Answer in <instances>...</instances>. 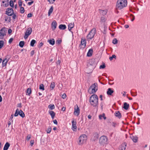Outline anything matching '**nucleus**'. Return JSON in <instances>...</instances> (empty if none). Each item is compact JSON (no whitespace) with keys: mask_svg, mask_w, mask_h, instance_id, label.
Segmentation results:
<instances>
[{"mask_svg":"<svg viewBox=\"0 0 150 150\" xmlns=\"http://www.w3.org/2000/svg\"><path fill=\"white\" fill-rule=\"evenodd\" d=\"M90 102L91 105L93 107H98V98L96 94H93L90 98Z\"/></svg>","mask_w":150,"mask_h":150,"instance_id":"f257e3e1","label":"nucleus"},{"mask_svg":"<svg viewBox=\"0 0 150 150\" xmlns=\"http://www.w3.org/2000/svg\"><path fill=\"white\" fill-rule=\"evenodd\" d=\"M127 4V0H118L117 2L116 8L120 10L126 7Z\"/></svg>","mask_w":150,"mask_h":150,"instance_id":"f03ea898","label":"nucleus"},{"mask_svg":"<svg viewBox=\"0 0 150 150\" xmlns=\"http://www.w3.org/2000/svg\"><path fill=\"white\" fill-rule=\"evenodd\" d=\"M98 90V84L95 83L92 84L89 88L88 91L90 94L95 93Z\"/></svg>","mask_w":150,"mask_h":150,"instance_id":"7ed1b4c3","label":"nucleus"},{"mask_svg":"<svg viewBox=\"0 0 150 150\" xmlns=\"http://www.w3.org/2000/svg\"><path fill=\"white\" fill-rule=\"evenodd\" d=\"M108 143V139L106 136L103 135L101 136L99 139V143L101 146L106 145Z\"/></svg>","mask_w":150,"mask_h":150,"instance_id":"20e7f679","label":"nucleus"},{"mask_svg":"<svg viewBox=\"0 0 150 150\" xmlns=\"http://www.w3.org/2000/svg\"><path fill=\"white\" fill-rule=\"evenodd\" d=\"M96 33V29L95 28H93L87 36V40L89 41L92 39L94 37Z\"/></svg>","mask_w":150,"mask_h":150,"instance_id":"39448f33","label":"nucleus"},{"mask_svg":"<svg viewBox=\"0 0 150 150\" xmlns=\"http://www.w3.org/2000/svg\"><path fill=\"white\" fill-rule=\"evenodd\" d=\"M87 139V136L85 134L81 136L79 139V144H82L85 143Z\"/></svg>","mask_w":150,"mask_h":150,"instance_id":"423d86ee","label":"nucleus"},{"mask_svg":"<svg viewBox=\"0 0 150 150\" xmlns=\"http://www.w3.org/2000/svg\"><path fill=\"white\" fill-rule=\"evenodd\" d=\"M86 45V40L84 38H82L81 41V43L79 46L80 49H83L84 48Z\"/></svg>","mask_w":150,"mask_h":150,"instance_id":"0eeeda50","label":"nucleus"},{"mask_svg":"<svg viewBox=\"0 0 150 150\" xmlns=\"http://www.w3.org/2000/svg\"><path fill=\"white\" fill-rule=\"evenodd\" d=\"M88 66H91L92 69H94L96 66L95 59H93L89 60Z\"/></svg>","mask_w":150,"mask_h":150,"instance_id":"6e6552de","label":"nucleus"},{"mask_svg":"<svg viewBox=\"0 0 150 150\" xmlns=\"http://www.w3.org/2000/svg\"><path fill=\"white\" fill-rule=\"evenodd\" d=\"M32 31V28H29L27 29V30L25 33L24 38L25 39H26L28 37L31 33Z\"/></svg>","mask_w":150,"mask_h":150,"instance_id":"1a4fd4ad","label":"nucleus"},{"mask_svg":"<svg viewBox=\"0 0 150 150\" xmlns=\"http://www.w3.org/2000/svg\"><path fill=\"white\" fill-rule=\"evenodd\" d=\"M6 30L5 28H3L0 31V38L3 39L4 35H6Z\"/></svg>","mask_w":150,"mask_h":150,"instance_id":"9d476101","label":"nucleus"},{"mask_svg":"<svg viewBox=\"0 0 150 150\" xmlns=\"http://www.w3.org/2000/svg\"><path fill=\"white\" fill-rule=\"evenodd\" d=\"M80 113V109L78 107L77 105H76V106L75 107L74 111V114L75 115H76L77 116H78Z\"/></svg>","mask_w":150,"mask_h":150,"instance_id":"9b49d317","label":"nucleus"},{"mask_svg":"<svg viewBox=\"0 0 150 150\" xmlns=\"http://www.w3.org/2000/svg\"><path fill=\"white\" fill-rule=\"evenodd\" d=\"M6 12V14L8 16H11L13 13V9L11 8H8Z\"/></svg>","mask_w":150,"mask_h":150,"instance_id":"f8f14e48","label":"nucleus"},{"mask_svg":"<svg viewBox=\"0 0 150 150\" xmlns=\"http://www.w3.org/2000/svg\"><path fill=\"white\" fill-rule=\"evenodd\" d=\"M72 129L74 131H75L76 130L77 127L76 126V121L73 120L72 121Z\"/></svg>","mask_w":150,"mask_h":150,"instance_id":"ddd939ff","label":"nucleus"},{"mask_svg":"<svg viewBox=\"0 0 150 150\" xmlns=\"http://www.w3.org/2000/svg\"><path fill=\"white\" fill-rule=\"evenodd\" d=\"M127 144L126 143H124L122 144L120 146L119 149L120 150H125L126 146Z\"/></svg>","mask_w":150,"mask_h":150,"instance_id":"4468645a","label":"nucleus"},{"mask_svg":"<svg viewBox=\"0 0 150 150\" xmlns=\"http://www.w3.org/2000/svg\"><path fill=\"white\" fill-rule=\"evenodd\" d=\"M57 23L56 21H53L52 23V27L53 30H54L56 28Z\"/></svg>","mask_w":150,"mask_h":150,"instance_id":"2eb2a0df","label":"nucleus"},{"mask_svg":"<svg viewBox=\"0 0 150 150\" xmlns=\"http://www.w3.org/2000/svg\"><path fill=\"white\" fill-rule=\"evenodd\" d=\"M113 92V90L111 88H109L108 89L107 93L108 95H111Z\"/></svg>","mask_w":150,"mask_h":150,"instance_id":"dca6fc26","label":"nucleus"},{"mask_svg":"<svg viewBox=\"0 0 150 150\" xmlns=\"http://www.w3.org/2000/svg\"><path fill=\"white\" fill-rule=\"evenodd\" d=\"M115 115L117 117L119 118H120L121 117V113L119 111H116L114 113Z\"/></svg>","mask_w":150,"mask_h":150,"instance_id":"f3484780","label":"nucleus"},{"mask_svg":"<svg viewBox=\"0 0 150 150\" xmlns=\"http://www.w3.org/2000/svg\"><path fill=\"white\" fill-rule=\"evenodd\" d=\"M49 112L51 115L52 119H54L55 115V113L52 111H49Z\"/></svg>","mask_w":150,"mask_h":150,"instance_id":"a211bd4d","label":"nucleus"},{"mask_svg":"<svg viewBox=\"0 0 150 150\" xmlns=\"http://www.w3.org/2000/svg\"><path fill=\"white\" fill-rule=\"evenodd\" d=\"M93 52V50L92 49H90L87 54V56L88 57H91L92 54Z\"/></svg>","mask_w":150,"mask_h":150,"instance_id":"6ab92c4d","label":"nucleus"},{"mask_svg":"<svg viewBox=\"0 0 150 150\" xmlns=\"http://www.w3.org/2000/svg\"><path fill=\"white\" fill-rule=\"evenodd\" d=\"M9 146V144L8 142H6L4 146V150H7Z\"/></svg>","mask_w":150,"mask_h":150,"instance_id":"aec40b11","label":"nucleus"},{"mask_svg":"<svg viewBox=\"0 0 150 150\" xmlns=\"http://www.w3.org/2000/svg\"><path fill=\"white\" fill-rule=\"evenodd\" d=\"M129 105L128 104H127V103L125 102L124 104V106L123 108L126 110H127L129 108Z\"/></svg>","mask_w":150,"mask_h":150,"instance_id":"412c9836","label":"nucleus"},{"mask_svg":"<svg viewBox=\"0 0 150 150\" xmlns=\"http://www.w3.org/2000/svg\"><path fill=\"white\" fill-rule=\"evenodd\" d=\"M59 28L61 30H64L66 28V26L65 25L61 24L59 26Z\"/></svg>","mask_w":150,"mask_h":150,"instance_id":"4be33fe9","label":"nucleus"},{"mask_svg":"<svg viewBox=\"0 0 150 150\" xmlns=\"http://www.w3.org/2000/svg\"><path fill=\"white\" fill-rule=\"evenodd\" d=\"M74 23H70L68 25V29L69 31L71 29L74 27Z\"/></svg>","mask_w":150,"mask_h":150,"instance_id":"5701e85b","label":"nucleus"},{"mask_svg":"<svg viewBox=\"0 0 150 150\" xmlns=\"http://www.w3.org/2000/svg\"><path fill=\"white\" fill-rule=\"evenodd\" d=\"M98 134H95L94 135V138H92L93 141H95L97 140L98 139Z\"/></svg>","mask_w":150,"mask_h":150,"instance_id":"b1692460","label":"nucleus"},{"mask_svg":"<svg viewBox=\"0 0 150 150\" xmlns=\"http://www.w3.org/2000/svg\"><path fill=\"white\" fill-rule=\"evenodd\" d=\"M48 42H49L50 44L52 45H53L55 43V41L54 39L48 40Z\"/></svg>","mask_w":150,"mask_h":150,"instance_id":"393cba45","label":"nucleus"},{"mask_svg":"<svg viewBox=\"0 0 150 150\" xmlns=\"http://www.w3.org/2000/svg\"><path fill=\"white\" fill-rule=\"evenodd\" d=\"M130 137L131 139L134 142H137V137L132 136H131Z\"/></svg>","mask_w":150,"mask_h":150,"instance_id":"a878e982","label":"nucleus"},{"mask_svg":"<svg viewBox=\"0 0 150 150\" xmlns=\"http://www.w3.org/2000/svg\"><path fill=\"white\" fill-rule=\"evenodd\" d=\"M100 13H101L104 16L106 14L107 11V10H100Z\"/></svg>","mask_w":150,"mask_h":150,"instance_id":"bb28decb","label":"nucleus"},{"mask_svg":"<svg viewBox=\"0 0 150 150\" xmlns=\"http://www.w3.org/2000/svg\"><path fill=\"white\" fill-rule=\"evenodd\" d=\"M55 86V83L54 82H51V85L50 86V89L51 90H53L54 88V87Z\"/></svg>","mask_w":150,"mask_h":150,"instance_id":"cd10ccee","label":"nucleus"},{"mask_svg":"<svg viewBox=\"0 0 150 150\" xmlns=\"http://www.w3.org/2000/svg\"><path fill=\"white\" fill-rule=\"evenodd\" d=\"M19 115L21 117L23 118L25 117V114H24L23 112L21 110H19Z\"/></svg>","mask_w":150,"mask_h":150,"instance_id":"c85d7f7f","label":"nucleus"},{"mask_svg":"<svg viewBox=\"0 0 150 150\" xmlns=\"http://www.w3.org/2000/svg\"><path fill=\"white\" fill-rule=\"evenodd\" d=\"M7 62L8 60L6 58L2 62V65L3 67L6 66Z\"/></svg>","mask_w":150,"mask_h":150,"instance_id":"c756f323","label":"nucleus"},{"mask_svg":"<svg viewBox=\"0 0 150 150\" xmlns=\"http://www.w3.org/2000/svg\"><path fill=\"white\" fill-rule=\"evenodd\" d=\"M53 11V7L52 6L49 10L48 14L49 16H50V14L52 13Z\"/></svg>","mask_w":150,"mask_h":150,"instance_id":"7c9ffc66","label":"nucleus"},{"mask_svg":"<svg viewBox=\"0 0 150 150\" xmlns=\"http://www.w3.org/2000/svg\"><path fill=\"white\" fill-rule=\"evenodd\" d=\"M36 41L35 40H32L30 42V46L32 47H33L34 46V44L35 43H36Z\"/></svg>","mask_w":150,"mask_h":150,"instance_id":"2f4dec72","label":"nucleus"},{"mask_svg":"<svg viewBox=\"0 0 150 150\" xmlns=\"http://www.w3.org/2000/svg\"><path fill=\"white\" fill-rule=\"evenodd\" d=\"M48 108L51 110H53L55 108L54 105L50 104L48 106Z\"/></svg>","mask_w":150,"mask_h":150,"instance_id":"473e14b6","label":"nucleus"},{"mask_svg":"<svg viewBox=\"0 0 150 150\" xmlns=\"http://www.w3.org/2000/svg\"><path fill=\"white\" fill-rule=\"evenodd\" d=\"M24 42L23 41H21L19 43V46L21 47H23L24 45Z\"/></svg>","mask_w":150,"mask_h":150,"instance_id":"72a5a7b5","label":"nucleus"},{"mask_svg":"<svg viewBox=\"0 0 150 150\" xmlns=\"http://www.w3.org/2000/svg\"><path fill=\"white\" fill-rule=\"evenodd\" d=\"M19 110L18 109H17L16 111V112L14 114V116L15 117L19 115Z\"/></svg>","mask_w":150,"mask_h":150,"instance_id":"f704fd0d","label":"nucleus"},{"mask_svg":"<svg viewBox=\"0 0 150 150\" xmlns=\"http://www.w3.org/2000/svg\"><path fill=\"white\" fill-rule=\"evenodd\" d=\"M27 93L28 95H30L31 93V88H28L27 90Z\"/></svg>","mask_w":150,"mask_h":150,"instance_id":"c9c22d12","label":"nucleus"},{"mask_svg":"<svg viewBox=\"0 0 150 150\" xmlns=\"http://www.w3.org/2000/svg\"><path fill=\"white\" fill-rule=\"evenodd\" d=\"M105 67V63H103V64L100 65L99 67L100 69H104Z\"/></svg>","mask_w":150,"mask_h":150,"instance_id":"e433bc0d","label":"nucleus"},{"mask_svg":"<svg viewBox=\"0 0 150 150\" xmlns=\"http://www.w3.org/2000/svg\"><path fill=\"white\" fill-rule=\"evenodd\" d=\"M24 9L23 7H21L20 12L21 13H23L24 12Z\"/></svg>","mask_w":150,"mask_h":150,"instance_id":"4c0bfd02","label":"nucleus"},{"mask_svg":"<svg viewBox=\"0 0 150 150\" xmlns=\"http://www.w3.org/2000/svg\"><path fill=\"white\" fill-rule=\"evenodd\" d=\"M51 130V127L50 126H49L47 128V130H46L47 133H49Z\"/></svg>","mask_w":150,"mask_h":150,"instance_id":"58836bf2","label":"nucleus"},{"mask_svg":"<svg viewBox=\"0 0 150 150\" xmlns=\"http://www.w3.org/2000/svg\"><path fill=\"white\" fill-rule=\"evenodd\" d=\"M40 89L42 90H44L45 89L44 85L43 84H41L40 85Z\"/></svg>","mask_w":150,"mask_h":150,"instance_id":"ea45409f","label":"nucleus"},{"mask_svg":"<svg viewBox=\"0 0 150 150\" xmlns=\"http://www.w3.org/2000/svg\"><path fill=\"white\" fill-rule=\"evenodd\" d=\"M106 19L104 17H101L100 19V22L102 23H104Z\"/></svg>","mask_w":150,"mask_h":150,"instance_id":"a19ab883","label":"nucleus"},{"mask_svg":"<svg viewBox=\"0 0 150 150\" xmlns=\"http://www.w3.org/2000/svg\"><path fill=\"white\" fill-rule=\"evenodd\" d=\"M4 42L2 40L0 41V49L2 48L4 45Z\"/></svg>","mask_w":150,"mask_h":150,"instance_id":"79ce46f5","label":"nucleus"},{"mask_svg":"<svg viewBox=\"0 0 150 150\" xmlns=\"http://www.w3.org/2000/svg\"><path fill=\"white\" fill-rule=\"evenodd\" d=\"M117 43V40L116 38H114L112 40V43L114 44H116Z\"/></svg>","mask_w":150,"mask_h":150,"instance_id":"37998d69","label":"nucleus"},{"mask_svg":"<svg viewBox=\"0 0 150 150\" xmlns=\"http://www.w3.org/2000/svg\"><path fill=\"white\" fill-rule=\"evenodd\" d=\"M116 57V56L115 54H114V55H112V57H109V59H110V60L111 61L112 60V59L113 58H115V59Z\"/></svg>","mask_w":150,"mask_h":150,"instance_id":"c03bdc74","label":"nucleus"},{"mask_svg":"<svg viewBox=\"0 0 150 150\" xmlns=\"http://www.w3.org/2000/svg\"><path fill=\"white\" fill-rule=\"evenodd\" d=\"M10 6L12 7H13L14 5L13 4V1L11 0L10 1Z\"/></svg>","mask_w":150,"mask_h":150,"instance_id":"a18cd8bd","label":"nucleus"},{"mask_svg":"<svg viewBox=\"0 0 150 150\" xmlns=\"http://www.w3.org/2000/svg\"><path fill=\"white\" fill-rule=\"evenodd\" d=\"M56 63L57 66L60 65L61 63V61L60 60H58L56 62Z\"/></svg>","mask_w":150,"mask_h":150,"instance_id":"49530a36","label":"nucleus"},{"mask_svg":"<svg viewBox=\"0 0 150 150\" xmlns=\"http://www.w3.org/2000/svg\"><path fill=\"white\" fill-rule=\"evenodd\" d=\"M8 18H9L8 16H5L4 17L5 21H8Z\"/></svg>","mask_w":150,"mask_h":150,"instance_id":"de8ad7c7","label":"nucleus"},{"mask_svg":"<svg viewBox=\"0 0 150 150\" xmlns=\"http://www.w3.org/2000/svg\"><path fill=\"white\" fill-rule=\"evenodd\" d=\"M18 5L19 6L21 7L22 5V2L21 0H19L18 1Z\"/></svg>","mask_w":150,"mask_h":150,"instance_id":"09e8293b","label":"nucleus"},{"mask_svg":"<svg viewBox=\"0 0 150 150\" xmlns=\"http://www.w3.org/2000/svg\"><path fill=\"white\" fill-rule=\"evenodd\" d=\"M131 16H132V19L131 20V21H133L135 19V17L132 14H131L130 15Z\"/></svg>","mask_w":150,"mask_h":150,"instance_id":"8fccbe9b","label":"nucleus"},{"mask_svg":"<svg viewBox=\"0 0 150 150\" xmlns=\"http://www.w3.org/2000/svg\"><path fill=\"white\" fill-rule=\"evenodd\" d=\"M56 0H48V1L50 3L53 4Z\"/></svg>","mask_w":150,"mask_h":150,"instance_id":"3c124183","label":"nucleus"},{"mask_svg":"<svg viewBox=\"0 0 150 150\" xmlns=\"http://www.w3.org/2000/svg\"><path fill=\"white\" fill-rule=\"evenodd\" d=\"M111 125L113 127H115L116 123L114 122H112L111 123Z\"/></svg>","mask_w":150,"mask_h":150,"instance_id":"603ef678","label":"nucleus"},{"mask_svg":"<svg viewBox=\"0 0 150 150\" xmlns=\"http://www.w3.org/2000/svg\"><path fill=\"white\" fill-rule=\"evenodd\" d=\"M31 137V135H28L27 137V139L28 140H29Z\"/></svg>","mask_w":150,"mask_h":150,"instance_id":"864d4df0","label":"nucleus"},{"mask_svg":"<svg viewBox=\"0 0 150 150\" xmlns=\"http://www.w3.org/2000/svg\"><path fill=\"white\" fill-rule=\"evenodd\" d=\"M33 3H34V1H32L31 2H28V4L29 5H31Z\"/></svg>","mask_w":150,"mask_h":150,"instance_id":"5fc2aeb1","label":"nucleus"},{"mask_svg":"<svg viewBox=\"0 0 150 150\" xmlns=\"http://www.w3.org/2000/svg\"><path fill=\"white\" fill-rule=\"evenodd\" d=\"M13 39L12 38H11L9 40L8 42L11 43L13 41Z\"/></svg>","mask_w":150,"mask_h":150,"instance_id":"6e6d98bb","label":"nucleus"},{"mask_svg":"<svg viewBox=\"0 0 150 150\" xmlns=\"http://www.w3.org/2000/svg\"><path fill=\"white\" fill-rule=\"evenodd\" d=\"M43 45V43L42 42H40L39 45V47L40 48Z\"/></svg>","mask_w":150,"mask_h":150,"instance_id":"4d7b16f0","label":"nucleus"},{"mask_svg":"<svg viewBox=\"0 0 150 150\" xmlns=\"http://www.w3.org/2000/svg\"><path fill=\"white\" fill-rule=\"evenodd\" d=\"M66 97V95L64 93L63 94L62 96V98L63 99L65 98Z\"/></svg>","mask_w":150,"mask_h":150,"instance_id":"13d9d810","label":"nucleus"},{"mask_svg":"<svg viewBox=\"0 0 150 150\" xmlns=\"http://www.w3.org/2000/svg\"><path fill=\"white\" fill-rule=\"evenodd\" d=\"M32 14L31 13H29L28 14L27 17L28 18H30L32 17Z\"/></svg>","mask_w":150,"mask_h":150,"instance_id":"bf43d9fd","label":"nucleus"},{"mask_svg":"<svg viewBox=\"0 0 150 150\" xmlns=\"http://www.w3.org/2000/svg\"><path fill=\"white\" fill-rule=\"evenodd\" d=\"M61 40H58L56 42H57L58 44H60L61 43Z\"/></svg>","mask_w":150,"mask_h":150,"instance_id":"052dcab7","label":"nucleus"},{"mask_svg":"<svg viewBox=\"0 0 150 150\" xmlns=\"http://www.w3.org/2000/svg\"><path fill=\"white\" fill-rule=\"evenodd\" d=\"M13 15L12 16V18L13 19H15L16 18V16L15 14H12Z\"/></svg>","mask_w":150,"mask_h":150,"instance_id":"680f3d73","label":"nucleus"},{"mask_svg":"<svg viewBox=\"0 0 150 150\" xmlns=\"http://www.w3.org/2000/svg\"><path fill=\"white\" fill-rule=\"evenodd\" d=\"M34 54V50H32L30 53L31 56H33Z\"/></svg>","mask_w":150,"mask_h":150,"instance_id":"e2e57ef3","label":"nucleus"},{"mask_svg":"<svg viewBox=\"0 0 150 150\" xmlns=\"http://www.w3.org/2000/svg\"><path fill=\"white\" fill-rule=\"evenodd\" d=\"M53 122L54 124L57 125V122L56 120H53Z\"/></svg>","mask_w":150,"mask_h":150,"instance_id":"0e129e2a","label":"nucleus"},{"mask_svg":"<svg viewBox=\"0 0 150 150\" xmlns=\"http://www.w3.org/2000/svg\"><path fill=\"white\" fill-rule=\"evenodd\" d=\"M103 117V114L102 115H100L99 116V118L100 119H102Z\"/></svg>","mask_w":150,"mask_h":150,"instance_id":"69168bd1","label":"nucleus"},{"mask_svg":"<svg viewBox=\"0 0 150 150\" xmlns=\"http://www.w3.org/2000/svg\"><path fill=\"white\" fill-rule=\"evenodd\" d=\"M8 33L9 34H10L12 32V30L11 29H9L8 30Z\"/></svg>","mask_w":150,"mask_h":150,"instance_id":"338daca9","label":"nucleus"},{"mask_svg":"<svg viewBox=\"0 0 150 150\" xmlns=\"http://www.w3.org/2000/svg\"><path fill=\"white\" fill-rule=\"evenodd\" d=\"M65 109H66V108L64 107H63L62 108V111H64L65 110Z\"/></svg>","mask_w":150,"mask_h":150,"instance_id":"774afa93","label":"nucleus"}]
</instances>
